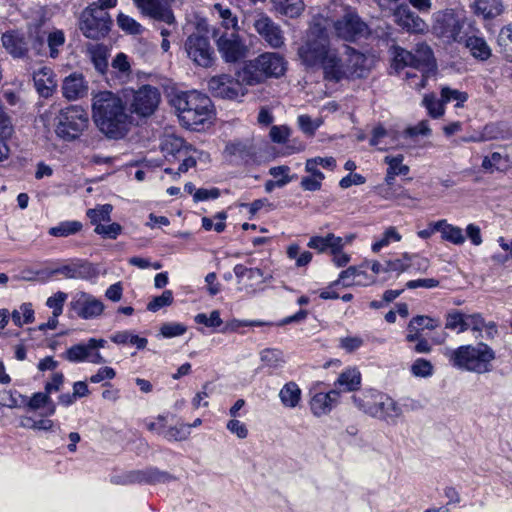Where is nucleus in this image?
I'll list each match as a JSON object with an SVG mask.
<instances>
[{
    "label": "nucleus",
    "mask_w": 512,
    "mask_h": 512,
    "mask_svg": "<svg viewBox=\"0 0 512 512\" xmlns=\"http://www.w3.org/2000/svg\"><path fill=\"white\" fill-rule=\"evenodd\" d=\"M321 66L327 80L339 82L340 80L345 79V57L339 56L335 49H333L325 60H323Z\"/></svg>",
    "instance_id": "22"
},
{
    "label": "nucleus",
    "mask_w": 512,
    "mask_h": 512,
    "mask_svg": "<svg viewBox=\"0 0 512 512\" xmlns=\"http://www.w3.org/2000/svg\"><path fill=\"white\" fill-rule=\"evenodd\" d=\"M307 246L319 253H325L343 249L344 242L343 238L336 236L333 233H328L325 236L314 235L310 237Z\"/></svg>",
    "instance_id": "28"
},
{
    "label": "nucleus",
    "mask_w": 512,
    "mask_h": 512,
    "mask_svg": "<svg viewBox=\"0 0 512 512\" xmlns=\"http://www.w3.org/2000/svg\"><path fill=\"white\" fill-rule=\"evenodd\" d=\"M311 411L315 416H322L332 410L330 395L325 393H317L313 396L310 402Z\"/></svg>",
    "instance_id": "40"
},
{
    "label": "nucleus",
    "mask_w": 512,
    "mask_h": 512,
    "mask_svg": "<svg viewBox=\"0 0 512 512\" xmlns=\"http://www.w3.org/2000/svg\"><path fill=\"white\" fill-rule=\"evenodd\" d=\"M184 47L188 58L198 66L208 68L216 60L214 48L211 46L208 37L199 33L189 35Z\"/></svg>",
    "instance_id": "12"
},
{
    "label": "nucleus",
    "mask_w": 512,
    "mask_h": 512,
    "mask_svg": "<svg viewBox=\"0 0 512 512\" xmlns=\"http://www.w3.org/2000/svg\"><path fill=\"white\" fill-rule=\"evenodd\" d=\"M383 399L386 400V410L383 416V421L389 424H396L397 420L402 416V407H400V403L395 401L389 395L388 398Z\"/></svg>",
    "instance_id": "48"
},
{
    "label": "nucleus",
    "mask_w": 512,
    "mask_h": 512,
    "mask_svg": "<svg viewBox=\"0 0 512 512\" xmlns=\"http://www.w3.org/2000/svg\"><path fill=\"white\" fill-rule=\"evenodd\" d=\"M173 302V294L171 290H165L160 296L154 297L147 305V309L152 312L158 311L160 308L169 306Z\"/></svg>",
    "instance_id": "64"
},
{
    "label": "nucleus",
    "mask_w": 512,
    "mask_h": 512,
    "mask_svg": "<svg viewBox=\"0 0 512 512\" xmlns=\"http://www.w3.org/2000/svg\"><path fill=\"white\" fill-rule=\"evenodd\" d=\"M71 310L81 319H93L100 316L104 311V304L101 300L86 292H79L70 302Z\"/></svg>",
    "instance_id": "18"
},
{
    "label": "nucleus",
    "mask_w": 512,
    "mask_h": 512,
    "mask_svg": "<svg viewBox=\"0 0 512 512\" xmlns=\"http://www.w3.org/2000/svg\"><path fill=\"white\" fill-rule=\"evenodd\" d=\"M397 23L409 32L419 33L426 28V23L407 6L399 7L396 14Z\"/></svg>",
    "instance_id": "30"
},
{
    "label": "nucleus",
    "mask_w": 512,
    "mask_h": 512,
    "mask_svg": "<svg viewBox=\"0 0 512 512\" xmlns=\"http://www.w3.org/2000/svg\"><path fill=\"white\" fill-rule=\"evenodd\" d=\"M380 391L377 390H366L359 394L353 395L352 399L356 407L363 411L365 414L371 416L372 412L375 413L377 410L375 409L377 404V399L379 397Z\"/></svg>",
    "instance_id": "34"
},
{
    "label": "nucleus",
    "mask_w": 512,
    "mask_h": 512,
    "mask_svg": "<svg viewBox=\"0 0 512 512\" xmlns=\"http://www.w3.org/2000/svg\"><path fill=\"white\" fill-rule=\"evenodd\" d=\"M410 370L412 375L420 378H428L434 373V367L432 363L424 358H417L412 363Z\"/></svg>",
    "instance_id": "50"
},
{
    "label": "nucleus",
    "mask_w": 512,
    "mask_h": 512,
    "mask_svg": "<svg viewBox=\"0 0 512 512\" xmlns=\"http://www.w3.org/2000/svg\"><path fill=\"white\" fill-rule=\"evenodd\" d=\"M261 361L270 368H280L285 363L282 351L266 348L260 353Z\"/></svg>",
    "instance_id": "42"
},
{
    "label": "nucleus",
    "mask_w": 512,
    "mask_h": 512,
    "mask_svg": "<svg viewBox=\"0 0 512 512\" xmlns=\"http://www.w3.org/2000/svg\"><path fill=\"white\" fill-rule=\"evenodd\" d=\"M49 275H62L67 279L88 280L95 275L92 265L82 259H70L64 263L49 268Z\"/></svg>",
    "instance_id": "17"
},
{
    "label": "nucleus",
    "mask_w": 512,
    "mask_h": 512,
    "mask_svg": "<svg viewBox=\"0 0 512 512\" xmlns=\"http://www.w3.org/2000/svg\"><path fill=\"white\" fill-rule=\"evenodd\" d=\"M106 344L104 339L90 338L86 343H80L71 346L65 352V358L70 362L88 361L90 351L103 348Z\"/></svg>",
    "instance_id": "26"
},
{
    "label": "nucleus",
    "mask_w": 512,
    "mask_h": 512,
    "mask_svg": "<svg viewBox=\"0 0 512 512\" xmlns=\"http://www.w3.org/2000/svg\"><path fill=\"white\" fill-rule=\"evenodd\" d=\"M333 49L330 48L326 30L313 25L308 32L306 42L299 47L298 55L306 66L322 63Z\"/></svg>",
    "instance_id": "7"
},
{
    "label": "nucleus",
    "mask_w": 512,
    "mask_h": 512,
    "mask_svg": "<svg viewBox=\"0 0 512 512\" xmlns=\"http://www.w3.org/2000/svg\"><path fill=\"white\" fill-rule=\"evenodd\" d=\"M224 152L230 156H236L240 158H245L250 155L248 145L240 140L228 142L225 146Z\"/></svg>",
    "instance_id": "59"
},
{
    "label": "nucleus",
    "mask_w": 512,
    "mask_h": 512,
    "mask_svg": "<svg viewBox=\"0 0 512 512\" xmlns=\"http://www.w3.org/2000/svg\"><path fill=\"white\" fill-rule=\"evenodd\" d=\"M194 320L198 324H203L211 328L220 327L223 323L218 310H213L209 316L205 313H199L195 316Z\"/></svg>",
    "instance_id": "61"
},
{
    "label": "nucleus",
    "mask_w": 512,
    "mask_h": 512,
    "mask_svg": "<svg viewBox=\"0 0 512 512\" xmlns=\"http://www.w3.org/2000/svg\"><path fill=\"white\" fill-rule=\"evenodd\" d=\"M88 86L81 74L73 73L62 83V94L68 100H77L87 94Z\"/></svg>",
    "instance_id": "27"
},
{
    "label": "nucleus",
    "mask_w": 512,
    "mask_h": 512,
    "mask_svg": "<svg viewBox=\"0 0 512 512\" xmlns=\"http://www.w3.org/2000/svg\"><path fill=\"white\" fill-rule=\"evenodd\" d=\"M403 155L397 156H386L384 162L388 164V168L392 170L391 174L407 175L409 173V167L403 164Z\"/></svg>",
    "instance_id": "58"
},
{
    "label": "nucleus",
    "mask_w": 512,
    "mask_h": 512,
    "mask_svg": "<svg viewBox=\"0 0 512 512\" xmlns=\"http://www.w3.org/2000/svg\"><path fill=\"white\" fill-rule=\"evenodd\" d=\"M336 35L346 41H357L369 34L367 24L357 13L347 11L334 23Z\"/></svg>",
    "instance_id": "13"
},
{
    "label": "nucleus",
    "mask_w": 512,
    "mask_h": 512,
    "mask_svg": "<svg viewBox=\"0 0 512 512\" xmlns=\"http://www.w3.org/2000/svg\"><path fill=\"white\" fill-rule=\"evenodd\" d=\"M302 391L294 381L287 382L279 391L281 404L286 408H295L301 401Z\"/></svg>",
    "instance_id": "35"
},
{
    "label": "nucleus",
    "mask_w": 512,
    "mask_h": 512,
    "mask_svg": "<svg viewBox=\"0 0 512 512\" xmlns=\"http://www.w3.org/2000/svg\"><path fill=\"white\" fill-rule=\"evenodd\" d=\"M182 126L191 130L210 121L213 117V105L208 96L198 91L181 92L171 99Z\"/></svg>",
    "instance_id": "2"
},
{
    "label": "nucleus",
    "mask_w": 512,
    "mask_h": 512,
    "mask_svg": "<svg viewBox=\"0 0 512 512\" xmlns=\"http://www.w3.org/2000/svg\"><path fill=\"white\" fill-rule=\"evenodd\" d=\"M126 102L111 91H100L92 98V117L98 129L110 139L125 136L130 124Z\"/></svg>",
    "instance_id": "1"
},
{
    "label": "nucleus",
    "mask_w": 512,
    "mask_h": 512,
    "mask_svg": "<svg viewBox=\"0 0 512 512\" xmlns=\"http://www.w3.org/2000/svg\"><path fill=\"white\" fill-rule=\"evenodd\" d=\"M160 102V93L157 88L145 85L137 91L132 92L130 100V113L147 117L154 113Z\"/></svg>",
    "instance_id": "14"
},
{
    "label": "nucleus",
    "mask_w": 512,
    "mask_h": 512,
    "mask_svg": "<svg viewBox=\"0 0 512 512\" xmlns=\"http://www.w3.org/2000/svg\"><path fill=\"white\" fill-rule=\"evenodd\" d=\"M394 64L396 69L404 68L406 66L415 68V57L413 52L401 47H396L394 51Z\"/></svg>",
    "instance_id": "53"
},
{
    "label": "nucleus",
    "mask_w": 512,
    "mask_h": 512,
    "mask_svg": "<svg viewBox=\"0 0 512 512\" xmlns=\"http://www.w3.org/2000/svg\"><path fill=\"white\" fill-rule=\"evenodd\" d=\"M408 270H413L415 273H426L430 267V261L426 257L418 254L406 253Z\"/></svg>",
    "instance_id": "52"
},
{
    "label": "nucleus",
    "mask_w": 512,
    "mask_h": 512,
    "mask_svg": "<svg viewBox=\"0 0 512 512\" xmlns=\"http://www.w3.org/2000/svg\"><path fill=\"white\" fill-rule=\"evenodd\" d=\"M125 483H167L174 480V476L166 471H161L158 468L150 467L145 470L133 471L127 476Z\"/></svg>",
    "instance_id": "23"
},
{
    "label": "nucleus",
    "mask_w": 512,
    "mask_h": 512,
    "mask_svg": "<svg viewBox=\"0 0 512 512\" xmlns=\"http://www.w3.org/2000/svg\"><path fill=\"white\" fill-rule=\"evenodd\" d=\"M189 428L190 426L185 425L166 428V430L163 431V437L168 441L185 440L190 433Z\"/></svg>",
    "instance_id": "60"
},
{
    "label": "nucleus",
    "mask_w": 512,
    "mask_h": 512,
    "mask_svg": "<svg viewBox=\"0 0 512 512\" xmlns=\"http://www.w3.org/2000/svg\"><path fill=\"white\" fill-rule=\"evenodd\" d=\"M470 7L473 13L484 21L494 20L505 11L502 0H474Z\"/></svg>",
    "instance_id": "25"
},
{
    "label": "nucleus",
    "mask_w": 512,
    "mask_h": 512,
    "mask_svg": "<svg viewBox=\"0 0 512 512\" xmlns=\"http://www.w3.org/2000/svg\"><path fill=\"white\" fill-rule=\"evenodd\" d=\"M68 295L62 291H58L53 296L49 297L46 305L52 309V315L59 317L63 312V306L67 300Z\"/></svg>",
    "instance_id": "57"
},
{
    "label": "nucleus",
    "mask_w": 512,
    "mask_h": 512,
    "mask_svg": "<svg viewBox=\"0 0 512 512\" xmlns=\"http://www.w3.org/2000/svg\"><path fill=\"white\" fill-rule=\"evenodd\" d=\"M218 51L226 63H236L246 56L247 48L236 31L220 32L219 28L212 31Z\"/></svg>",
    "instance_id": "11"
},
{
    "label": "nucleus",
    "mask_w": 512,
    "mask_h": 512,
    "mask_svg": "<svg viewBox=\"0 0 512 512\" xmlns=\"http://www.w3.org/2000/svg\"><path fill=\"white\" fill-rule=\"evenodd\" d=\"M499 53L509 62H512V22L504 25L497 35Z\"/></svg>",
    "instance_id": "36"
},
{
    "label": "nucleus",
    "mask_w": 512,
    "mask_h": 512,
    "mask_svg": "<svg viewBox=\"0 0 512 512\" xmlns=\"http://www.w3.org/2000/svg\"><path fill=\"white\" fill-rule=\"evenodd\" d=\"M441 98L445 103L456 101V106L460 107L465 101H467L468 94L457 89H451L450 87H443L441 89Z\"/></svg>",
    "instance_id": "56"
},
{
    "label": "nucleus",
    "mask_w": 512,
    "mask_h": 512,
    "mask_svg": "<svg viewBox=\"0 0 512 512\" xmlns=\"http://www.w3.org/2000/svg\"><path fill=\"white\" fill-rule=\"evenodd\" d=\"M33 25H28L25 32L22 29H9L1 34L0 41L5 52L14 60L31 59L33 51Z\"/></svg>",
    "instance_id": "9"
},
{
    "label": "nucleus",
    "mask_w": 512,
    "mask_h": 512,
    "mask_svg": "<svg viewBox=\"0 0 512 512\" xmlns=\"http://www.w3.org/2000/svg\"><path fill=\"white\" fill-rule=\"evenodd\" d=\"M253 26L261 38L272 48H280L284 45L285 37L281 27L269 16L260 14Z\"/></svg>",
    "instance_id": "19"
},
{
    "label": "nucleus",
    "mask_w": 512,
    "mask_h": 512,
    "mask_svg": "<svg viewBox=\"0 0 512 512\" xmlns=\"http://www.w3.org/2000/svg\"><path fill=\"white\" fill-rule=\"evenodd\" d=\"M113 210V206L111 204L100 205L94 209H89L87 211V217L90 219L91 223L94 225L101 224V221L109 222L111 220L110 214Z\"/></svg>",
    "instance_id": "45"
},
{
    "label": "nucleus",
    "mask_w": 512,
    "mask_h": 512,
    "mask_svg": "<svg viewBox=\"0 0 512 512\" xmlns=\"http://www.w3.org/2000/svg\"><path fill=\"white\" fill-rule=\"evenodd\" d=\"M289 171L290 168L288 166L282 165L270 168L269 174L274 178H277V187H283L296 178V175L290 176L288 174Z\"/></svg>",
    "instance_id": "55"
},
{
    "label": "nucleus",
    "mask_w": 512,
    "mask_h": 512,
    "mask_svg": "<svg viewBox=\"0 0 512 512\" xmlns=\"http://www.w3.org/2000/svg\"><path fill=\"white\" fill-rule=\"evenodd\" d=\"M477 32L467 34L465 36V47L469 50L470 54L477 60L486 61L492 55V50L484 37L476 34Z\"/></svg>",
    "instance_id": "29"
},
{
    "label": "nucleus",
    "mask_w": 512,
    "mask_h": 512,
    "mask_svg": "<svg viewBox=\"0 0 512 512\" xmlns=\"http://www.w3.org/2000/svg\"><path fill=\"white\" fill-rule=\"evenodd\" d=\"M112 25L107 10L98 7L96 3L85 8L80 17L79 29L86 38L98 40L105 37Z\"/></svg>",
    "instance_id": "8"
},
{
    "label": "nucleus",
    "mask_w": 512,
    "mask_h": 512,
    "mask_svg": "<svg viewBox=\"0 0 512 512\" xmlns=\"http://www.w3.org/2000/svg\"><path fill=\"white\" fill-rule=\"evenodd\" d=\"M66 44L65 32L55 26H44L42 22L34 24L33 53L35 56L57 59Z\"/></svg>",
    "instance_id": "5"
},
{
    "label": "nucleus",
    "mask_w": 512,
    "mask_h": 512,
    "mask_svg": "<svg viewBox=\"0 0 512 512\" xmlns=\"http://www.w3.org/2000/svg\"><path fill=\"white\" fill-rule=\"evenodd\" d=\"M213 9L218 14L219 18H221V26L224 29H232V31L236 30L238 20L237 17L232 14L229 8H225L221 4L216 3Z\"/></svg>",
    "instance_id": "44"
},
{
    "label": "nucleus",
    "mask_w": 512,
    "mask_h": 512,
    "mask_svg": "<svg viewBox=\"0 0 512 512\" xmlns=\"http://www.w3.org/2000/svg\"><path fill=\"white\" fill-rule=\"evenodd\" d=\"M26 403V397L17 391H4L0 396V404L8 408H17Z\"/></svg>",
    "instance_id": "54"
},
{
    "label": "nucleus",
    "mask_w": 512,
    "mask_h": 512,
    "mask_svg": "<svg viewBox=\"0 0 512 512\" xmlns=\"http://www.w3.org/2000/svg\"><path fill=\"white\" fill-rule=\"evenodd\" d=\"M413 55L415 57V68L428 67L434 60L431 47L425 42L416 44Z\"/></svg>",
    "instance_id": "38"
},
{
    "label": "nucleus",
    "mask_w": 512,
    "mask_h": 512,
    "mask_svg": "<svg viewBox=\"0 0 512 512\" xmlns=\"http://www.w3.org/2000/svg\"><path fill=\"white\" fill-rule=\"evenodd\" d=\"M81 229L82 223L79 221H63L51 227L48 233L54 237H67L78 233Z\"/></svg>",
    "instance_id": "39"
},
{
    "label": "nucleus",
    "mask_w": 512,
    "mask_h": 512,
    "mask_svg": "<svg viewBox=\"0 0 512 512\" xmlns=\"http://www.w3.org/2000/svg\"><path fill=\"white\" fill-rule=\"evenodd\" d=\"M284 58L274 52H266L254 60H251L245 68V72L250 75V80L256 83L261 82L267 77H280L284 74Z\"/></svg>",
    "instance_id": "10"
},
{
    "label": "nucleus",
    "mask_w": 512,
    "mask_h": 512,
    "mask_svg": "<svg viewBox=\"0 0 512 512\" xmlns=\"http://www.w3.org/2000/svg\"><path fill=\"white\" fill-rule=\"evenodd\" d=\"M186 330L187 327L182 323L166 322L162 324L160 333L165 338H172L183 335Z\"/></svg>",
    "instance_id": "63"
},
{
    "label": "nucleus",
    "mask_w": 512,
    "mask_h": 512,
    "mask_svg": "<svg viewBox=\"0 0 512 512\" xmlns=\"http://www.w3.org/2000/svg\"><path fill=\"white\" fill-rule=\"evenodd\" d=\"M13 323L21 327L34 321V310L31 303H23L19 310H14L11 314Z\"/></svg>",
    "instance_id": "41"
},
{
    "label": "nucleus",
    "mask_w": 512,
    "mask_h": 512,
    "mask_svg": "<svg viewBox=\"0 0 512 512\" xmlns=\"http://www.w3.org/2000/svg\"><path fill=\"white\" fill-rule=\"evenodd\" d=\"M91 61L95 69L102 75L108 70V51L104 45L96 44L89 47Z\"/></svg>",
    "instance_id": "37"
},
{
    "label": "nucleus",
    "mask_w": 512,
    "mask_h": 512,
    "mask_svg": "<svg viewBox=\"0 0 512 512\" xmlns=\"http://www.w3.org/2000/svg\"><path fill=\"white\" fill-rule=\"evenodd\" d=\"M55 133L65 140H76L89 124L88 113L78 105H71L60 110L56 117Z\"/></svg>",
    "instance_id": "6"
},
{
    "label": "nucleus",
    "mask_w": 512,
    "mask_h": 512,
    "mask_svg": "<svg viewBox=\"0 0 512 512\" xmlns=\"http://www.w3.org/2000/svg\"><path fill=\"white\" fill-rule=\"evenodd\" d=\"M361 384V374L356 368H349L343 371L337 381L335 382V387H337L340 391L350 392L355 391L360 387Z\"/></svg>",
    "instance_id": "33"
},
{
    "label": "nucleus",
    "mask_w": 512,
    "mask_h": 512,
    "mask_svg": "<svg viewBox=\"0 0 512 512\" xmlns=\"http://www.w3.org/2000/svg\"><path fill=\"white\" fill-rule=\"evenodd\" d=\"M208 88L214 97L222 99L234 100L244 95L243 85L227 74L212 77Z\"/></svg>",
    "instance_id": "16"
},
{
    "label": "nucleus",
    "mask_w": 512,
    "mask_h": 512,
    "mask_svg": "<svg viewBox=\"0 0 512 512\" xmlns=\"http://www.w3.org/2000/svg\"><path fill=\"white\" fill-rule=\"evenodd\" d=\"M161 150L168 160H180L182 156L191 152H196V149L183 138L176 135H167L162 143Z\"/></svg>",
    "instance_id": "21"
},
{
    "label": "nucleus",
    "mask_w": 512,
    "mask_h": 512,
    "mask_svg": "<svg viewBox=\"0 0 512 512\" xmlns=\"http://www.w3.org/2000/svg\"><path fill=\"white\" fill-rule=\"evenodd\" d=\"M484 326H486V322L480 313L466 314V321L462 327V331L471 329L473 332L478 333L475 337L479 338L483 337L482 331Z\"/></svg>",
    "instance_id": "51"
},
{
    "label": "nucleus",
    "mask_w": 512,
    "mask_h": 512,
    "mask_svg": "<svg viewBox=\"0 0 512 512\" xmlns=\"http://www.w3.org/2000/svg\"><path fill=\"white\" fill-rule=\"evenodd\" d=\"M480 32L476 21L454 9L438 11L433 15L432 33L446 44L461 43L467 34Z\"/></svg>",
    "instance_id": "3"
},
{
    "label": "nucleus",
    "mask_w": 512,
    "mask_h": 512,
    "mask_svg": "<svg viewBox=\"0 0 512 512\" xmlns=\"http://www.w3.org/2000/svg\"><path fill=\"white\" fill-rule=\"evenodd\" d=\"M299 128L308 136L314 135L315 131L320 127L321 121L319 119L313 120L309 115H299L297 118Z\"/></svg>",
    "instance_id": "62"
},
{
    "label": "nucleus",
    "mask_w": 512,
    "mask_h": 512,
    "mask_svg": "<svg viewBox=\"0 0 512 512\" xmlns=\"http://www.w3.org/2000/svg\"><path fill=\"white\" fill-rule=\"evenodd\" d=\"M436 229L441 233V238L444 241L454 245H462L466 240L463 230L458 226L449 224L445 219L436 222Z\"/></svg>",
    "instance_id": "32"
},
{
    "label": "nucleus",
    "mask_w": 512,
    "mask_h": 512,
    "mask_svg": "<svg viewBox=\"0 0 512 512\" xmlns=\"http://www.w3.org/2000/svg\"><path fill=\"white\" fill-rule=\"evenodd\" d=\"M117 24L124 32L131 35H140L144 31V27L138 21L123 13L117 16Z\"/></svg>",
    "instance_id": "43"
},
{
    "label": "nucleus",
    "mask_w": 512,
    "mask_h": 512,
    "mask_svg": "<svg viewBox=\"0 0 512 512\" xmlns=\"http://www.w3.org/2000/svg\"><path fill=\"white\" fill-rule=\"evenodd\" d=\"M401 235L397 232L396 228L393 226L388 227L382 237L375 241L372 245V251L378 253L382 248L388 246L392 242H399L401 240Z\"/></svg>",
    "instance_id": "47"
},
{
    "label": "nucleus",
    "mask_w": 512,
    "mask_h": 512,
    "mask_svg": "<svg viewBox=\"0 0 512 512\" xmlns=\"http://www.w3.org/2000/svg\"><path fill=\"white\" fill-rule=\"evenodd\" d=\"M345 79H359L368 75L370 66L368 58L350 47H345Z\"/></svg>",
    "instance_id": "20"
},
{
    "label": "nucleus",
    "mask_w": 512,
    "mask_h": 512,
    "mask_svg": "<svg viewBox=\"0 0 512 512\" xmlns=\"http://www.w3.org/2000/svg\"><path fill=\"white\" fill-rule=\"evenodd\" d=\"M444 103L442 98L437 99L434 94L425 95L423 98V105L433 118H439L444 114Z\"/></svg>",
    "instance_id": "49"
},
{
    "label": "nucleus",
    "mask_w": 512,
    "mask_h": 512,
    "mask_svg": "<svg viewBox=\"0 0 512 512\" xmlns=\"http://www.w3.org/2000/svg\"><path fill=\"white\" fill-rule=\"evenodd\" d=\"M508 160L499 152H493L490 156H486L482 162V168L487 172L495 170H503L507 166Z\"/></svg>",
    "instance_id": "46"
},
{
    "label": "nucleus",
    "mask_w": 512,
    "mask_h": 512,
    "mask_svg": "<svg viewBox=\"0 0 512 512\" xmlns=\"http://www.w3.org/2000/svg\"><path fill=\"white\" fill-rule=\"evenodd\" d=\"M443 354L455 368L477 374L490 372L495 359L493 349L482 342L475 346L463 345L457 349L445 348Z\"/></svg>",
    "instance_id": "4"
},
{
    "label": "nucleus",
    "mask_w": 512,
    "mask_h": 512,
    "mask_svg": "<svg viewBox=\"0 0 512 512\" xmlns=\"http://www.w3.org/2000/svg\"><path fill=\"white\" fill-rule=\"evenodd\" d=\"M133 3L143 16L155 22H163L167 25L176 24L169 0H133Z\"/></svg>",
    "instance_id": "15"
},
{
    "label": "nucleus",
    "mask_w": 512,
    "mask_h": 512,
    "mask_svg": "<svg viewBox=\"0 0 512 512\" xmlns=\"http://www.w3.org/2000/svg\"><path fill=\"white\" fill-rule=\"evenodd\" d=\"M275 11L288 18H297L305 10L303 0H271Z\"/></svg>",
    "instance_id": "31"
},
{
    "label": "nucleus",
    "mask_w": 512,
    "mask_h": 512,
    "mask_svg": "<svg viewBox=\"0 0 512 512\" xmlns=\"http://www.w3.org/2000/svg\"><path fill=\"white\" fill-rule=\"evenodd\" d=\"M34 86L41 97L49 98L57 88L56 75L49 67H42L33 74Z\"/></svg>",
    "instance_id": "24"
}]
</instances>
